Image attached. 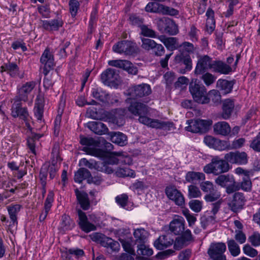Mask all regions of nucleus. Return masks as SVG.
<instances>
[{
    "label": "nucleus",
    "instance_id": "obj_28",
    "mask_svg": "<svg viewBox=\"0 0 260 260\" xmlns=\"http://www.w3.org/2000/svg\"><path fill=\"white\" fill-rule=\"evenodd\" d=\"M75 192L81 207L84 210H88L90 207V202L87 193L80 191L78 189H76Z\"/></svg>",
    "mask_w": 260,
    "mask_h": 260
},
{
    "label": "nucleus",
    "instance_id": "obj_17",
    "mask_svg": "<svg viewBox=\"0 0 260 260\" xmlns=\"http://www.w3.org/2000/svg\"><path fill=\"white\" fill-rule=\"evenodd\" d=\"M213 64L212 58L208 55H204L200 58L197 62L194 73L198 75L204 73L208 69H212L211 67Z\"/></svg>",
    "mask_w": 260,
    "mask_h": 260
},
{
    "label": "nucleus",
    "instance_id": "obj_39",
    "mask_svg": "<svg viewBox=\"0 0 260 260\" xmlns=\"http://www.w3.org/2000/svg\"><path fill=\"white\" fill-rule=\"evenodd\" d=\"M207 99L208 103L211 101L215 105H218L221 103V96L219 91L213 89L207 94Z\"/></svg>",
    "mask_w": 260,
    "mask_h": 260
},
{
    "label": "nucleus",
    "instance_id": "obj_38",
    "mask_svg": "<svg viewBox=\"0 0 260 260\" xmlns=\"http://www.w3.org/2000/svg\"><path fill=\"white\" fill-rule=\"evenodd\" d=\"M159 38L168 50L173 51L177 48V38L173 37L165 38L163 36H160Z\"/></svg>",
    "mask_w": 260,
    "mask_h": 260
},
{
    "label": "nucleus",
    "instance_id": "obj_20",
    "mask_svg": "<svg viewBox=\"0 0 260 260\" xmlns=\"http://www.w3.org/2000/svg\"><path fill=\"white\" fill-rule=\"evenodd\" d=\"M79 217L78 224L80 229L85 233H89L96 230V226L88 220L86 214L80 209L77 210Z\"/></svg>",
    "mask_w": 260,
    "mask_h": 260
},
{
    "label": "nucleus",
    "instance_id": "obj_59",
    "mask_svg": "<svg viewBox=\"0 0 260 260\" xmlns=\"http://www.w3.org/2000/svg\"><path fill=\"white\" fill-rule=\"evenodd\" d=\"M201 195V192L197 186L194 185H190L188 186V196L189 198H198Z\"/></svg>",
    "mask_w": 260,
    "mask_h": 260
},
{
    "label": "nucleus",
    "instance_id": "obj_23",
    "mask_svg": "<svg viewBox=\"0 0 260 260\" xmlns=\"http://www.w3.org/2000/svg\"><path fill=\"white\" fill-rule=\"evenodd\" d=\"M213 131L216 135L227 136L231 132V128L229 124L224 121H219L213 125Z\"/></svg>",
    "mask_w": 260,
    "mask_h": 260
},
{
    "label": "nucleus",
    "instance_id": "obj_12",
    "mask_svg": "<svg viewBox=\"0 0 260 260\" xmlns=\"http://www.w3.org/2000/svg\"><path fill=\"white\" fill-rule=\"evenodd\" d=\"M224 158L232 164L246 165L248 162V155L245 152L236 151L225 154Z\"/></svg>",
    "mask_w": 260,
    "mask_h": 260
},
{
    "label": "nucleus",
    "instance_id": "obj_26",
    "mask_svg": "<svg viewBox=\"0 0 260 260\" xmlns=\"http://www.w3.org/2000/svg\"><path fill=\"white\" fill-rule=\"evenodd\" d=\"M174 243L173 239L169 235H161L154 242V246L156 249L162 250L171 245Z\"/></svg>",
    "mask_w": 260,
    "mask_h": 260
},
{
    "label": "nucleus",
    "instance_id": "obj_7",
    "mask_svg": "<svg viewBox=\"0 0 260 260\" xmlns=\"http://www.w3.org/2000/svg\"><path fill=\"white\" fill-rule=\"evenodd\" d=\"M150 86L146 83L133 85L128 89V94L131 98L137 99L148 96L151 93Z\"/></svg>",
    "mask_w": 260,
    "mask_h": 260
},
{
    "label": "nucleus",
    "instance_id": "obj_61",
    "mask_svg": "<svg viewBox=\"0 0 260 260\" xmlns=\"http://www.w3.org/2000/svg\"><path fill=\"white\" fill-rule=\"evenodd\" d=\"M152 53L157 56H161L165 54V50L161 44L155 43L151 50Z\"/></svg>",
    "mask_w": 260,
    "mask_h": 260
},
{
    "label": "nucleus",
    "instance_id": "obj_3",
    "mask_svg": "<svg viewBox=\"0 0 260 260\" xmlns=\"http://www.w3.org/2000/svg\"><path fill=\"white\" fill-rule=\"evenodd\" d=\"M229 162L226 159H220L218 156L213 157L211 162L204 166L203 170L207 174L213 173L218 175L227 172L230 169Z\"/></svg>",
    "mask_w": 260,
    "mask_h": 260
},
{
    "label": "nucleus",
    "instance_id": "obj_22",
    "mask_svg": "<svg viewBox=\"0 0 260 260\" xmlns=\"http://www.w3.org/2000/svg\"><path fill=\"white\" fill-rule=\"evenodd\" d=\"M175 62L180 63V65H184L185 69L181 71V73H185L186 71H190L192 69V61L189 54L180 53L176 55L175 58Z\"/></svg>",
    "mask_w": 260,
    "mask_h": 260
},
{
    "label": "nucleus",
    "instance_id": "obj_43",
    "mask_svg": "<svg viewBox=\"0 0 260 260\" xmlns=\"http://www.w3.org/2000/svg\"><path fill=\"white\" fill-rule=\"evenodd\" d=\"M239 186V190L241 188L242 190L246 191H250L252 187V183L248 176L245 175L242 178V181L237 182Z\"/></svg>",
    "mask_w": 260,
    "mask_h": 260
},
{
    "label": "nucleus",
    "instance_id": "obj_47",
    "mask_svg": "<svg viewBox=\"0 0 260 260\" xmlns=\"http://www.w3.org/2000/svg\"><path fill=\"white\" fill-rule=\"evenodd\" d=\"M200 75H202L200 79L204 81L205 85L207 86L212 84L215 81L216 77L210 73L205 72Z\"/></svg>",
    "mask_w": 260,
    "mask_h": 260
},
{
    "label": "nucleus",
    "instance_id": "obj_42",
    "mask_svg": "<svg viewBox=\"0 0 260 260\" xmlns=\"http://www.w3.org/2000/svg\"><path fill=\"white\" fill-rule=\"evenodd\" d=\"M187 123L188 124V125L185 127V129L187 131L194 133H201V127H200V125H198V119L188 120L187 121Z\"/></svg>",
    "mask_w": 260,
    "mask_h": 260
},
{
    "label": "nucleus",
    "instance_id": "obj_49",
    "mask_svg": "<svg viewBox=\"0 0 260 260\" xmlns=\"http://www.w3.org/2000/svg\"><path fill=\"white\" fill-rule=\"evenodd\" d=\"M79 165L85 166L90 169H95L98 170L99 162L93 160H88L86 158H82L80 160Z\"/></svg>",
    "mask_w": 260,
    "mask_h": 260
},
{
    "label": "nucleus",
    "instance_id": "obj_25",
    "mask_svg": "<svg viewBox=\"0 0 260 260\" xmlns=\"http://www.w3.org/2000/svg\"><path fill=\"white\" fill-rule=\"evenodd\" d=\"M133 236L135 244H145L149 236V233L144 228H138L134 230Z\"/></svg>",
    "mask_w": 260,
    "mask_h": 260
},
{
    "label": "nucleus",
    "instance_id": "obj_41",
    "mask_svg": "<svg viewBox=\"0 0 260 260\" xmlns=\"http://www.w3.org/2000/svg\"><path fill=\"white\" fill-rule=\"evenodd\" d=\"M115 174L119 177H131L134 178L136 176L135 171L128 168H119L116 170Z\"/></svg>",
    "mask_w": 260,
    "mask_h": 260
},
{
    "label": "nucleus",
    "instance_id": "obj_54",
    "mask_svg": "<svg viewBox=\"0 0 260 260\" xmlns=\"http://www.w3.org/2000/svg\"><path fill=\"white\" fill-rule=\"evenodd\" d=\"M128 197L126 194L123 193L115 198V201L121 207L124 208L127 205Z\"/></svg>",
    "mask_w": 260,
    "mask_h": 260
},
{
    "label": "nucleus",
    "instance_id": "obj_50",
    "mask_svg": "<svg viewBox=\"0 0 260 260\" xmlns=\"http://www.w3.org/2000/svg\"><path fill=\"white\" fill-rule=\"evenodd\" d=\"M200 186L202 190L207 193L212 192L216 189L212 182L209 181L201 182Z\"/></svg>",
    "mask_w": 260,
    "mask_h": 260
},
{
    "label": "nucleus",
    "instance_id": "obj_4",
    "mask_svg": "<svg viewBox=\"0 0 260 260\" xmlns=\"http://www.w3.org/2000/svg\"><path fill=\"white\" fill-rule=\"evenodd\" d=\"M218 185L225 188L226 193L230 194L239 190V186L232 175H220L215 180Z\"/></svg>",
    "mask_w": 260,
    "mask_h": 260
},
{
    "label": "nucleus",
    "instance_id": "obj_15",
    "mask_svg": "<svg viewBox=\"0 0 260 260\" xmlns=\"http://www.w3.org/2000/svg\"><path fill=\"white\" fill-rule=\"evenodd\" d=\"M167 197L173 201L176 205L183 206L184 205V198L182 194L174 186H168L165 189Z\"/></svg>",
    "mask_w": 260,
    "mask_h": 260
},
{
    "label": "nucleus",
    "instance_id": "obj_19",
    "mask_svg": "<svg viewBox=\"0 0 260 260\" xmlns=\"http://www.w3.org/2000/svg\"><path fill=\"white\" fill-rule=\"evenodd\" d=\"M1 72H6L12 78L19 77L22 79L24 77L23 74H20V70L17 64L13 62L9 61L4 63L1 67Z\"/></svg>",
    "mask_w": 260,
    "mask_h": 260
},
{
    "label": "nucleus",
    "instance_id": "obj_33",
    "mask_svg": "<svg viewBox=\"0 0 260 260\" xmlns=\"http://www.w3.org/2000/svg\"><path fill=\"white\" fill-rule=\"evenodd\" d=\"M75 223L70 216L63 214L61 216V222L59 230L63 232L71 230L74 226Z\"/></svg>",
    "mask_w": 260,
    "mask_h": 260
},
{
    "label": "nucleus",
    "instance_id": "obj_2",
    "mask_svg": "<svg viewBox=\"0 0 260 260\" xmlns=\"http://www.w3.org/2000/svg\"><path fill=\"white\" fill-rule=\"evenodd\" d=\"M82 150L92 156L100 158H105V160L102 162H105L108 165L117 164L119 160L116 156H121L122 153V152H120L109 153L107 151L95 148L84 147L82 149Z\"/></svg>",
    "mask_w": 260,
    "mask_h": 260
},
{
    "label": "nucleus",
    "instance_id": "obj_53",
    "mask_svg": "<svg viewBox=\"0 0 260 260\" xmlns=\"http://www.w3.org/2000/svg\"><path fill=\"white\" fill-rule=\"evenodd\" d=\"M47 177V166L43 165L42 167L39 175L40 180L42 187L46 186Z\"/></svg>",
    "mask_w": 260,
    "mask_h": 260
},
{
    "label": "nucleus",
    "instance_id": "obj_45",
    "mask_svg": "<svg viewBox=\"0 0 260 260\" xmlns=\"http://www.w3.org/2000/svg\"><path fill=\"white\" fill-rule=\"evenodd\" d=\"M229 250L231 254L236 256L238 255L240 252V249L238 245L236 243L235 240L231 239L227 242Z\"/></svg>",
    "mask_w": 260,
    "mask_h": 260
},
{
    "label": "nucleus",
    "instance_id": "obj_10",
    "mask_svg": "<svg viewBox=\"0 0 260 260\" xmlns=\"http://www.w3.org/2000/svg\"><path fill=\"white\" fill-rule=\"evenodd\" d=\"M226 246L222 242L212 243L208 250V253L213 260H226L224 254Z\"/></svg>",
    "mask_w": 260,
    "mask_h": 260
},
{
    "label": "nucleus",
    "instance_id": "obj_29",
    "mask_svg": "<svg viewBox=\"0 0 260 260\" xmlns=\"http://www.w3.org/2000/svg\"><path fill=\"white\" fill-rule=\"evenodd\" d=\"M211 67L215 72L223 74H228L232 71V68L229 64L220 60L213 61Z\"/></svg>",
    "mask_w": 260,
    "mask_h": 260
},
{
    "label": "nucleus",
    "instance_id": "obj_27",
    "mask_svg": "<svg viewBox=\"0 0 260 260\" xmlns=\"http://www.w3.org/2000/svg\"><path fill=\"white\" fill-rule=\"evenodd\" d=\"M87 126L95 134L100 135L106 134L108 131L106 125L101 121L89 122L87 124Z\"/></svg>",
    "mask_w": 260,
    "mask_h": 260
},
{
    "label": "nucleus",
    "instance_id": "obj_55",
    "mask_svg": "<svg viewBox=\"0 0 260 260\" xmlns=\"http://www.w3.org/2000/svg\"><path fill=\"white\" fill-rule=\"evenodd\" d=\"M56 163L55 160H52L51 165L45 164L47 166V172H49V177L51 179L54 178L56 175L58 168L55 165Z\"/></svg>",
    "mask_w": 260,
    "mask_h": 260
},
{
    "label": "nucleus",
    "instance_id": "obj_14",
    "mask_svg": "<svg viewBox=\"0 0 260 260\" xmlns=\"http://www.w3.org/2000/svg\"><path fill=\"white\" fill-rule=\"evenodd\" d=\"M246 201L243 193L236 191L233 196L232 200L229 203V206L232 211L236 213L243 208Z\"/></svg>",
    "mask_w": 260,
    "mask_h": 260
},
{
    "label": "nucleus",
    "instance_id": "obj_46",
    "mask_svg": "<svg viewBox=\"0 0 260 260\" xmlns=\"http://www.w3.org/2000/svg\"><path fill=\"white\" fill-rule=\"evenodd\" d=\"M140 30V35L144 37L152 38H155L157 37L156 32L146 25L141 26Z\"/></svg>",
    "mask_w": 260,
    "mask_h": 260
},
{
    "label": "nucleus",
    "instance_id": "obj_56",
    "mask_svg": "<svg viewBox=\"0 0 260 260\" xmlns=\"http://www.w3.org/2000/svg\"><path fill=\"white\" fill-rule=\"evenodd\" d=\"M220 197V193L216 189L212 192L207 193L204 197V199L206 202H212L217 200Z\"/></svg>",
    "mask_w": 260,
    "mask_h": 260
},
{
    "label": "nucleus",
    "instance_id": "obj_16",
    "mask_svg": "<svg viewBox=\"0 0 260 260\" xmlns=\"http://www.w3.org/2000/svg\"><path fill=\"white\" fill-rule=\"evenodd\" d=\"M40 62L44 64L43 73L46 76L54 66L53 55L48 48H46L43 53Z\"/></svg>",
    "mask_w": 260,
    "mask_h": 260
},
{
    "label": "nucleus",
    "instance_id": "obj_5",
    "mask_svg": "<svg viewBox=\"0 0 260 260\" xmlns=\"http://www.w3.org/2000/svg\"><path fill=\"white\" fill-rule=\"evenodd\" d=\"M189 88L195 102L202 104H208L207 89L204 85L191 83Z\"/></svg>",
    "mask_w": 260,
    "mask_h": 260
},
{
    "label": "nucleus",
    "instance_id": "obj_64",
    "mask_svg": "<svg viewBox=\"0 0 260 260\" xmlns=\"http://www.w3.org/2000/svg\"><path fill=\"white\" fill-rule=\"evenodd\" d=\"M215 219V217L214 216H209L208 217L206 216H203L200 218L201 225L203 228L205 229L210 223L214 222Z\"/></svg>",
    "mask_w": 260,
    "mask_h": 260
},
{
    "label": "nucleus",
    "instance_id": "obj_57",
    "mask_svg": "<svg viewBox=\"0 0 260 260\" xmlns=\"http://www.w3.org/2000/svg\"><path fill=\"white\" fill-rule=\"evenodd\" d=\"M214 147L215 149L220 151L230 149V144L228 141L220 140L218 139Z\"/></svg>",
    "mask_w": 260,
    "mask_h": 260
},
{
    "label": "nucleus",
    "instance_id": "obj_24",
    "mask_svg": "<svg viewBox=\"0 0 260 260\" xmlns=\"http://www.w3.org/2000/svg\"><path fill=\"white\" fill-rule=\"evenodd\" d=\"M184 223L182 217L174 219L170 223V230L176 235H180L185 230Z\"/></svg>",
    "mask_w": 260,
    "mask_h": 260
},
{
    "label": "nucleus",
    "instance_id": "obj_13",
    "mask_svg": "<svg viewBox=\"0 0 260 260\" xmlns=\"http://www.w3.org/2000/svg\"><path fill=\"white\" fill-rule=\"evenodd\" d=\"M14 102L11 108V115L14 117H19L20 119L26 121L29 117L27 109L26 107H22L21 101L14 100Z\"/></svg>",
    "mask_w": 260,
    "mask_h": 260
},
{
    "label": "nucleus",
    "instance_id": "obj_11",
    "mask_svg": "<svg viewBox=\"0 0 260 260\" xmlns=\"http://www.w3.org/2000/svg\"><path fill=\"white\" fill-rule=\"evenodd\" d=\"M157 26L160 31L170 35H175L179 31L175 22L168 17L159 19L157 21Z\"/></svg>",
    "mask_w": 260,
    "mask_h": 260
},
{
    "label": "nucleus",
    "instance_id": "obj_36",
    "mask_svg": "<svg viewBox=\"0 0 260 260\" xmlns=\"http://www.w3.org/2000/svg\"><path fill=\"white\" fill-rule=\"evenodd\" d=\"M137 258L139 260H146L144 256H150L153 254L151 249L147 247L145 244L137 245Z\"/></svg>",
    "mask_w": 260,
    "mask_h": 260
},
{
    "label": "nucleus",
    "instance_id": "obj_21",
    "mask_svg": "<svg viewBox=\"0 0 260 260\" xmlns=\"http://www.w3.org/2000/svg\"><path fill=\"white\" fill-rule=\"evenodd\" d=\"M235 100L232 99H226L222 102V112L220 118L227 120L231 118L235 108Z\"/></svg>",
    "mask_w": 260,
    "mask_h": 260
},
{
    "label": "nucleus",
    "instance_id": "obj_62",
    "mask_svg": "<svg viewBox=\"0 0 260 260\" xmlns=\"http://www.w3.org/2000/svg\"><path fill=\"white\" fill-rule=\"evenodd\" d=\"M189 206L191 209L196 212H199L202 208V203L199 200H191L189 203Z\"/></svg>",
    "mask_w": 260,
    "mask_h": 260
},
{
    "label": "nucleus",
    "instance_id": "obj_34",
    "mask_svg": "<svg viewBox=\"0 0 260 260\" xmlns=\"http://www.w3.org/2000/svg\"><path fill=\"white\" fill-rule=\"evenodd\" d=\"M92 97L97 100L102 102L106 103L109 99V94L101 88H92L91 91Z\"/></svg>",
    "mask_w": 260,
    "mask_h": 260
},
{
    "label": "nucleus",
    "instance_id": "obj_1",
    "mask_svg": "<svg viewBox=\"0 0 260 260\" xmlns=\"http://www.w3.org/2000/svg\"><path fill=\"white\" fill-rule=\"evenodd\" d=\"M128 110L133 115L139 116L138 120L140 123L150 127L169 131L174 125L171 122L149 118L147 115L149 112V108L143 103L132 102L128 107Z\"/></svg>",
    "mask_w": 260,
    "mask_h": 260
},
{
    "label": "nucleus",
    "instance_id": "obj_58",
    "mask_svg": "<svg viewBox=\"0 0 260 260\" xmlns=\"http://www.w3.org/2000/svg\"><path fill=\"white\" fill-rule=\"evenodd\" d=\"M199 124L201 127V133H204L209 129V127L212 124V121L211 120H202L198 119Z\"/></svg>",
    "mask_w": 260,
    "mask_h": 260
},
{
    "label": "nucleus",
    "instance_id": "obj_6",
    "mask_svg": "<svg viewBox=\"0 0 260 260\" xmlns=\"http://www.w3.org/2000/svg\"><path fill=\"white\" fill-rule=\"evenodd\" d=\"M114 52L125 55H133L137 53L136 44L131 41L123 40L118 42L112 48Z\"/></svg>",
    "mask_w": 260,
    "mask_h": 260
},
{
    "label": "nucleus",
    "instance_id": "obj_37",
    "mask_svg": "<svg viewBox=\"0 0 260 260\" xmlns=\"http://www.w3.org/2000/svg\"><path fill=\"white\" fill-rule=\"evenodd\" d=\"M42 135L36 134L35 133L31 132L30 135L27 138V146L31 151V152L34 154H36L35 146H36V141L37 140H39L40 138L42 137Z\"/></svg>",
    "mask_w": 260,
    "mask_h": 260
},
{
    "label": "nucleus",
    "instance_id": "obj_30",
    "mask_svg": "<svg viewBox=\"0 0 260 260\" xmlns=\"http://www.w3.org/2000/svg\"><path fill=\"white\" fill-rule=\"evenodd\" d=\"M111 141L120 146H123L127 144V136L122 133L118 132H111L110 134Z\"/></svg>",
    "mask_w": 260,
    "mask_h": 260
},
{
    "label": "nucleus",
    "instance_id": "obj_35",
    "mask_svg": "<svg viewBox=\"0 0 260 260\" xmlns=\"http://www.w3.org/2000/svg\"><path fill=\"white\" fill-rule=\"evenodd\" d=\"M91 176L90 171L86 168H80L77 172H75L74 175V181L79 183H82L83 180H87L88 182V178Z\"/></svg>",
    "mask_w": 260,
    "mask_h": 260
},
{
    "label": "nucleus",
    "instance_id": "obj_32",
    "mask_svg": "<svg viewBox=\"0 0 260 260\" xmlns=\"http://www.w3.org/2000/svg\"><path fill=\"white\" fill-rule=\"evenodd\" d=\"M205 179L204 173L199 172L189 171L185 175V180L189 183L196 184L197 182Z\"/></svg>",
    "mask_w": 260,
    "mask_h": 260
},
{
    "label": "nucleus",
    "instance_id": "obj_51",
    "mask_svg": "<svg viewBox=\"0 0 260 260\" xmlns=\"http://www.w3.org/2000/svg\"><path fill=\"white\" fill-rule=\"evenodd\" d=\"M141 47L147 51L151 50L156 43L154 40L147 38H141Z\"/></svg>",
    "mask_w": 260,
    "mask_h": 260
},
{
    "label": "nucleus",
    "instance_id": "obj_8",
    "mask_svg": "<svg viewBox=\"0 0 260 260\" xmlns=\"http://www.w3.org/2000/svg\"><path fill=\"white\" fill-rule=\"evenodd\" d=\"M101 79L106 85L115 87L120 81L118 71L109 68L104 71L101 75Z\"/></svg>",
    "mask_w": 260,
    "mask_h": 260
},
{
    "label": "nucleus",
    "instance_id": "obj_31",
    "mask_svg": "<svg viewBox=\"0 0 260 260\" xmlns=\"http://www.w3.org/2000/svg\"><path fill=\"white\" fill-rule=\"evenodd\" d=\"M235 81L225 79H219L217 82V87L224 94L230 93L233 89Z\"/></svg>",
    "mask_w": 260,
    "mask_h": 260
},
{
    "label": "nucleus",
    "instance_id": "obj_40",
    "mask_svg": "<svg viewBox=\"0 0 260 260\" xmlns=\"http://www.w3.org/2000/svg\"><path fill=\"white\" fill-rule=\"evenodd\" d=\"M20 209L21 206L18 204H16L12 206H9L8 207V211L10 218L14 224L15 223L17 224V215L20 211Z\"/></svg>",
    "mask_w": 260,
    "mask_h": 260
},
{
    "label": "nucleus",
    "instance_id": "obj_9",
    "mask_svg": "<svg viewBox=\"0 0 260 260\" xmlns=\"http://www.w3.org/2000/svg\"><path fill=\"white\" fill-rule=\"evenodd\" d=\"M146 11L151 13L161 14L163 15H176L178 11L174 8L165 6L158 3L153 2H149L145 7Z\"/></svg>",
    "mask_w": 260,
    "mask_h": 260
},
{
    "label": "nucleus",
    "instance_id": "obj_44",
    "mask_svg": "<svg viewBox=\"0 0 260 260\" xmlns=\"http://www.w3.org/2000/svg\"><path fill=\"white\" fill-rule=\"evenodd\" d=\"M103 246L110 247L114 250H116L118 247L119 244L117 242L114 241L113 239L104 235L103 240L101 242Z\"/></svg>",
    "mask_w": 260,
    "mask_h": 260
},
{
    "label": "nucleus",
    "instance_id": "obj_63",
    "mask_svg": "<svg viewBox=\"0 0 260 260\" xmlns=\"http://www.w3.org/2000/svg\"><path fill=\"white\" fill-rule=\"evenodd\" d=\"M105 162H99V166L98 167V171L105 172L107 174H111L113 172V169Z\"/></svg>",
    "mask_w": 260,
    "mask_h": 260
},
{
    "label": "nucleus",
    "instance_id": "obj_48",
    "mask_svg": "<svg viewBox=\"0 0 260 260\" xmlns=\"http://www.w3.org/2000/svg\"><path fill=\"white\" fill-rule=\"evenodd\" d=\"M120 242L121 243L124 250L128 252L129 254L133 255H135V250L133 248L132 246V240H126L124 239H122L120 238L119 239Z\"/></svg>",
    "mask_w": 260,
    "mask_h": 260
},
{
    "label": "nucleus",
    "instance_id": "obj_60",
    "mask_svg": "<svg viewBox=\"0 0 260 260\" xmlns=\"http://www.w3.org/2000/svg\"><path fill=\"white\" fill-rule=\"evenodd\" d=\"M248 240L253 246H258L260 245V234L256 232H254L248 237Z\"/></svg>",
    "mask_w": 260,
    "mask_h": 260
},
{
    "label": "nucleus",
    "instance_id": "obj_18",
    "mask_svg": "<svg viewBox=\"0 0 260 260\" xmlns=\"http://www.w3.org/2000/svg\"><path fill=\"white\" fill-rule=\"evenodd\" d=\"M35 86L36 82L34 81L26 82L18 89L17 95L13 100L26 102L28 99V94L30 93Z\"/></svg>",
    "mask_w": 260,
    "mask_h": 260
},
{
    "label": "nucleus",
    "instance_id": "obj_52",
    "mask_svg": "<svg viewBox=\"0 0 260 260\" xmlns=\"http://www.w3.org/2000/svg\"><path fill=\"white\" fill-rule=\"evenodd\" d=\"M80 143L82 145H85L87 146L84 147H84H87V146H96L98 144V142L92 138H87V137H84L82 136H80ZM88 148H89L88 147Z\"/></svg>",
    "mask_w": 260,
    "mask_h": 260
}]
</instances>
